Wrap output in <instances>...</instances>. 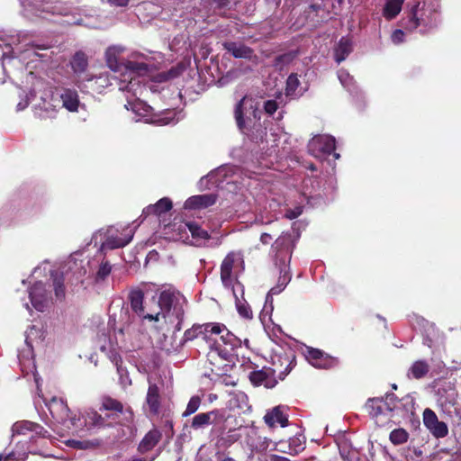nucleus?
<instances>
[{
  "mask_svg": "<svg viewBox=\"0 0 461 461\" xmlns=\"http://www.w3.org/2000/svg\"><path fill=\"white\" fill-rule=\"evenodd\" d=\"M438 25V10L432 4L414 5L401 20V26L413 32L418 27L431 29Z\"/></svg>",
  "mask_w": 461,
  "mask_h": 461,
  "instance_id": "obj_1",
  "label": "nucleus"
},
{
  "mask_svg": "<svg viewBox=\"0 0 461 461\" xmlns=\"http://www.w3.org/2000/svg\"><path fill=\"white\" fill-rule=\"evenodd\" d=\"M227 420L228 417L225 411L213 409L207 412L195 414L191 420L190 427L194 430H199L212 425L213 430L216 433L222 434L226 429L225 423Z\"/></svg>",
  "mask_w": 461,
  "mask_h": 461,
  "instance_id": "obj_2",
  "label": "nucleus"
},
{
  "mask_svg": "<svg viewBox=\"0 0 461 461\" xmlns=\"http://www.w3.org/2000/svg\"><path fill=\"white\" fill-rule=\"evenodd\" d=\"M271 366H268L277 380L283 381L296 366V356L292 348H282L273 352Z\"/></svg>",
  "mask_w": 461,
  "mask_h": 461,
  "instance_id": "obj_3",
  "label": "nucleus"
},
{
  "mask_svg": "<svg viewBox=\"0 0 461 461\" xmlns=\"http://www.w3.org/2000/svg\"><path fill=\"white\" fill-rule=\"evenodd\" d=\"M47 407L53 420L65 425L68 429H76L81 426L80 419L71 413L67 402L62 398H51L47 403Z\"/></svg>",
  "mask_w": 461,
  "mask_h": 461,
  "instance_id": "obj_4",
  "label": "nucleus"
},
{
  "mask_svg": "<svg viewBox=\"0 0 461 461\" xmlns=\"http://www.w3.org/2000/svg\"><path fill=\"white\" fill-rule=\"evenodd\" d=\"M185 303V299L179 293L171 290L162 291L158 296L159 316L166 318L172 312L176 318L184 317Z\"/></svg>",
  "mask_w": 461,
  "mask_h": 461,
  "instance_id": "obj_5",
  "label": "nucleus"
},
{
  "mask_svg": "<svg viewBox=\"0 0 461 461\" xmlns=\"http://www.w3.org/2000/svg\"><path fill=\"white\" fill-rule=\"evenodd\" d=\"M396 400L394 393H386L385 398H369L365 404V409L372 418H377L392 412L396 407Z\"/></svg>",
  "mask_w": 461,
  "mask_h": 461,
  "instance_id": "obj_6",
  "label": "nucleus"
},
{
  "mask_svg": "<svg viewBox=\"0 0 461 461\" xmlns=\"http://www.w3.org/2000/svg\"><path fill=\"white\" fill-rule=\"evenodd\" d=\"M303 354L306 360L316 368L333 369L339 365L338 357L330 356L319 348L306 347Z\"/></svg>",
  "mask_w": 461,
  "mask_h": 461,
  "instance_id": "obj_7",
  "label": "nucleus"
},
{
  "mask_svg": "<svg viewBox=\"0 0 461 461\" xmlns=\"http://www.w3.org/2000/svg\"><path fill=\"white\" fill-rule=\"evenodd\" d=\"M336 142L331 136L318 135L312 138L308 144V150L311 155L315 158H321L334 154L336 158H339V154L335 152Z\"/></svg>",
  "mask_w": 461,
  "mask_h": 461,
  "instance_id": "obj_8",
  "label": "nucleus"
},
{
  "mask_svg": "<svg viewBox=\"0 0 461 461\" xmlns=\"http://www.w3.org/2000/svg\"><path fill=\"white\" fill-rule=\"evenodd\" d=\"M118 418L119 415L114 414L113 412L103 415L96 411L91 410L87 411L84 416L85 426L89 429H99L105 427H113L119 423Z\"/></svg>",
  "mask_w": 461,
  "mask_h": 461,
  "instance_id": "obj_9",
  "label": "nucleus"
},
{
  "mask_svg": "<svg viewBox=\"0 0 461 461\" xmlns=\"http://www.w3.org/2000/svg\"><path fill=\"white\" fill-rule=\"evenodd\" d=\"M247 96L241 98L236 104L234 110V117L236 120V123L238 128L244 132L245 130L251 128V117L255 120H260V112L257 107L253 105V102L250 101L249 109L251 112L249 113V116L247 117V120L244 117V110L247 108Z\"/></svg>",
  "mask_w": 461,
  "mask_h": 461,
  "instance_id": "obj_10",
  "label": "nucleus"
},
{
  "mask_svg": "<svg viewBox=\"0 0 461 461\" xmlns=\"http://www.w3.org/2000/svg\"><path fill=\"white\" fill-rule=\"evenodd\" d=\"M243 262L240 252L230 251L226 255L221 264V280L224 287L229 288L233 285L232 271L235 265Z\"/></svg>",
  "mask_w": 461,
  "mask_h": 461,
  "instance_id": "obj_11",
  "label": "nucleus"
},
{
  "mask_svg": "<svg viewBox=\"0 0 461 461\" xmlns=\"http://www.w3.org/2000/svg\"><path fill=\"white\" fill-rule=\"evenodd\" d=\"M423 424L437 438H445L448 434L447 425L438 419L435 411L431 409H425L423 411Z\"/></svg>",
  "mask_w": 461,
  "mask_h": 461,
  "instance_id": "obj_12",
  "label": "nucleus"
},
{
  "mask_svg": "<svg viewBox=\"0 0 461 461\" xmlns=\"http://www.w3.org/2000/svg\"><path fill=\"white\" fill-rule=\"evenodd\" d=\"M129 300L131 303V310L138 314L140 317H142L145 320L149 321H156L159 320V312L156 313H147L145 314L144 307H143V300H144V293L141 289L136 288L130 292Z\"/></svg>",
  "mask_w": 461,
  "mask_h": 461,
  "instance_id": "obj_13",
  "label": "nucleus"
},
{
  "mask_svg": "<svg viewBox=\"0 0 461 461\" xmlns=\"http://www.w3.org/2000/svg\"><path fill=\"white\" fill-rule=\"evenodd\" d=\"M249 379L254 386H261L272 389L276 386L278 380L271 372L268 366H264L260 370H254L249 373Z\"/></svg>",
  "mask_w": 461,
  "mask_h": 461,
  "instance_id": "obj_14",
  "label": "nucleus"
},
{
  "mask_svg": "<svg viewBox=\"0 0 461 461\" xmlns=\"http://www.w3.org/2000/svg\"><path fill=\"white\" fill-rule=\"evenodd\" d=\"M245 443L251 453H263L269 447L271 440L261 436L256 429H251L245 436Z\"/></svg>",
  "mask_w": 461,
  "mask_h": 461,
  "instance_id": "obj_15",
  "label": "nucleus"
},
{
  "mask_svg": "<svg viewBox=\"0 0 461 461\" xmlns=\"http://www.w3.org/2000/svg\"><path fill=\"white\" fill-rule=\"evenodd\" d=\"M223 49L227 50L235 59H243L250 61L258 59L254 50L244 43L236 41H225L222 43Z\"/></svg>",
  "mask_w": 461,
  "mask_h": 461,
  "instance_id": "obj_16",
  "label": "nucleus"
},
{
  "mask_svg": "<svg viewBox=\"0 0 461 461\" xmlns=\"http://www.w3.org/2000/svg\"><path fill=\"white\" fill-rule=\"evenodd\" d=\"M99 411L101 412L104 411H111L118 415L125 413L127 414L125 416L126 420L128 422L133 421V411L131 408L128 407L127 409L124 410L123 404L120 401L112 398L111 396L103 397Z\"/></svg>",
  "mask_w": 461,
  "mask_h": 461,
  "instance_id": "obj_17",
  "label": "nucleus"
},
{
  "mask_svg": "<svg viewBox=\"0 0 461 461\" xmlns=\"http://www.w3.org/2000/svg\"><path fill=\"white\" fill-rule=\"evenodd\" d=\"M13 431L18 435H27L29 432L35 434L41 438H48L50 434L41 425L29 421L22 420L17 421L13 426Z\"/></svg>",
  "mask_w": 461,
  "mask_h": 461,
  "instance_id": "obj_18",
  "label": "nucleus"
},
{
  "mask_svg": "<svg viewBox=\"0 0 461 461\" xmlns=\"http://www.w3.org/2000/svg\"><path fill=\"white\" fill-rule=\"evenodd\" d=\"M218 195L215 194H204L193 195L185 202V208L189 210L204 209L213 205Z\"/></svg>",
  "mask_w": 461,
  "mask_h": 461,
  "instance_id": "obj_19",
  "label": "nucleus"
},
{
  "mask_svg": "<svg viewBox=\"0 0 461 461\" xmlns=\"http://www.w3.org/2000/svg\"><path fill=\"white\" fill-rule=\"evenodd\" d=\"M264 421L270 428H274L276 424L283 428L286 427L288 415L285 412V407L279 405L269 410L264 416Z\"/></svg>",
  "mask_w": 461,
  "mask_h": 461,
  "instance_id": "obj_20",
  "label": "nucleus"
},
{
  "mask_svg": "<svg viewBox=\"0 0 461 461\" xmlns=\"http://www.w3.org/2000/svg\"><path fill=\"white\" fill-rule=\"evenodd\" d=\"M29 297L33 307L42 312L46 306L47 296L44 285L41 282L34 284L29 291Z\"/></svg>",
  "mask_w": 461,
  "mask_h": 461,
  "instance_id": "obj_21",
  "label": "nucleus"
},
{
  "mask_svg": "<svg viewBox=\"0 0 461 461\" xmlns=\"http://www.w3.org/2000/svg\"><path fill=\"white\" fill-rule=\"evenodd\" d=\"M162 433L158 429H150L146 435L143 437L141 441L138 446V452L140 454H145L150 450H152L161 440Z\"/></svg>",
  "mask_w": 461,
  "mask_h": 461,
  "instance_id": "obj_22",
  "label": "nucleus"
},
{
  "mask_svg": "<svg viewBox=\"0 0 461 461\" xmlns=\"http://www.w3.org/2000/svg\"><path fill=\"white\" fill-rule=\"evenodd\" d=\"M60 102L62 103L61 107L66 108L69 112H77L79 107V96L76 90L70 88H65L61 94H59Z\"/></svg>",
  "mask_w": 461,
  "mask_h": 461,
  "instance_id": "obj_23",
  "label": "nucleus"
},
{
  "mask_svg": "<svg viewBox=\"0 0 461 461\" xmlns=\"http://www.w3.org/2000/svg\"><path fill=\"white\" fill-rule=\"evenodd\" d=\"M173 207L172 201L167 197L159 199L156 203L149 204L142 211V215L148 217L149 215L160 216L163 213L170 211Z\"/></svg>",
  "mask_w": 461,
  "mask_h": 461,
  "instance_id": "obj_24",
  "label": "nucleus"
},
{
  "mask_svg": "<svg viewBox=\"0 0 461 461\" xmlns=\"http://www.w3.org/2000/svg\"><path fill=\"white\" fill-rule=\"evenodd\" d=\"M146 402L149 406V413L158 415L160 408L159 388L156 384H150L148 388Z\"/></svg>",
  "mask_w": 461,
  "mask_h": 461,
  "instance_id": "obj_25",
  "label": "nucleus"
},
{
  "mask_svg": "<svg viewBox=\"0 0 461 461\" xmlns=\"http://www.w3.org/2000/svg\"><path fill=\"white\" fill-rule=\"evenodd\" d=\"M430 366L428 361L420 359L414 361L407 371V376L411 379L420 380L424 378L429 372Z\"/></svg>",
  "mask_w": 461,
  "mask_h": 461,
  "instance_id": "obj_26",
  "label": "nucleus"
},
{
  "mask_svg": "<svg viewBox=\"0 0 461 461\" xmlns=\"http://www.w3.org/2000/svg\"><path fill=\"white\" fill-rule=\"evenodd\" d=\"M201 333L200 338L205 342L209 343L212 340V336L223 333L225 325L220 322H207L200 324Z\"/></svg>",
  "mask_w": 461,
  "mask_h": 461,
  "instance_id": "obj_27",
  "label": "nucleus"
},
{
  "mask_svg": "<svg viewBox=\"0 0 461 461\" xmlns=\"http://www.w3.org/2000/svg\"><path fill=\"white\" fill-rule=\"evenodd\" d=\"M353 44L349 38L342 37L334 50V58L338 64L344 61L347 57L352 52Z\"/></svg>",
  "mask_w": 461,
  "mask_h": 461,
  "instance_id": "obj_28",
  "label": "nucleus"
},
{
  "mask_svg": "<svg viewBox=\"0 0 461 461\" xmlns=\"http://www.w3.org/2000/svg\"><path fill=\"white\" fill-rule=\"evenodd\" d=\"M132 237V233L124 236H108L105 241L103 243V248L108 249L123 248L131 241Z\"/></svg>",
  "mask_w": 461,
  "mask_h": 461,
  "instance_id": "obj_29",
  "label": "nucleus"
},
{
  "mask_svg": "<svg viewBox=\"0 0 461 461\" xmlns=\"http://www.w3.org/2000/svg\"><path fill=\"white\" fill-rule=\"evenodd\" d=\"M404 0H386L383 10L384 17L390 21L394 19L401 12Z\"/></svg>",
  "mask_w": 461,
  "mask_h": 461,
  "instance_id": "obj_30",
  "label": "nucleus"
},
{
  "mask_svg": "<svg viewBox=\"0 0 461 461\" xmlns=\"http://www.w3.org/2000/svg\"><path fill=\"white\" fill-rule=\"evenodd\" d=\"M70 65L74 73H84L88 67L86 55L83 51H77L71 59Z\"/></svg>",
  "mask_w": 461,
  "mask_h": 461,
  "instance_id": "obj_31",
  "label": "nucleus"
},
{
  "mask_svg": "<svg viewBox=\"0 0 461 461\" xmlns=\"http://www.w3.org/2000/svg\"><path fill=\"white\" fill-rule=\"evenodd\" d=\"M185 225L190 231L193 239H194L196 241H203L210 240L211 235L209 234V232L203 230L198 223L194 221H186L185 222Z\"/></svg>",
  "mask_w": 461,
  "mask_h": 461,
  "instance_id": "obj_32",
  "label": "nucleus"
},
{
  "mask_svg": "<svg viewBox=\"0 0 461 461\" xmlns=\"http://www.w3.org/2000/svg\"><path fill=\"white\" fill-rule=\"evenodd\" d=\"M297 56V51H288L275 58L273 67L282 70L285 66L289 65Z\"/></svg>",
  "mask_w": 461,
  "mask_h": 461,
  "instance_id": "obj_33",
  "label": "nucleus"
},
{
  "mask_svg": "<svg viewBox=\"0 0 461 461\" xmlns=\"http://www.w3.org/2000/svg\"><path fill=\"white\" fill-rule=\"evenodd\" d=\"M408 438L409 433L407 432L406 429L402 428L394 429L393 430L391 431L389 436L390 441L395 446L406 443L408 441Z\"/></svg>",
  "mask_w": 461,
  "mask_h": 461,
  "instance_id": "obj_34",
  "label": "nucleus"
},
{
  "mask_svg": "<svg viewBox=\"0 0 461 461\" xmlns=\"http://www.w3.org/2000/svg\"><path fill=\"white\" fill-rule=\"evenodd\" d=\"M220 339L221 342L229 346L230 349H234L235 348L239 347L240 344V340L233 334L231 333L227 327L225 326V330L223 333L219 334Z\"/></svg>",
  "mask_w": 461,
  "mask_h": 461,
  "instance_id": "obj_35",
  "label": "nucleus"
},
{
  "mask_svg": "<svg viewBox=\"0 0 461 461\" xmlns=\"http://www.w3.org/2000/svg\"><path fill=\"white\" fill-rule=\"evenodd\" d=\"M59 94L51 93L50 100L42 99V106L45 111H58L61 108Z\"/></svg>",
  "mask_w": 461,
  "mask_h": 461,
  "instance_id": "obj_36",
  "label": "nucleus"
},
{
  "mask_svg": "<svg viewBox=\"0 0 461 461\" xmlns=\"http://www.w3.org/2000/svg\"><path fill=\"white\" fill-rule=\"evenodd\" d=\"M202 403V398L199 395H194L190 398L185 410L182 413L183 418H186L195 413L200 408Z\"/></svg>",
  "mask_w": 461,
  "mask_h": 461,
  "instance_id": "obj_37",
  "label": "nucleus"
},
{
  "mask_svg": "<svg viewBox=\"0 0 461 461\" xmlns=\"http://www.w3.org/2000/svg\"><path fill=\"white\" fill-rule=\"evenodd\" d=\"M300 81L298 76L295 73H292L286 79L285 94L287 96L294 95L296 93Z\"/></svg>",
  "mask_w": 461,
  "mask_h": 461,
  "instance_id": "obj_38",
  "label": "nucleus"
},
{
  "mask_svg": "<svg viewBox=\"0 0 461 461\" xmlns=\"http://www.w3.org/2000/svg\"><path fill=\"white\" fill-rule=\"evenodd\" d=\"M234 295L236 298V307H237V311H238L239 314L245 319H252L253 312H252L250 306L246 302L242 303L238 298V296L236 295L235 293H234Z\"/></svg>",
  "mask_w": 461,
  "mask_h": 461,
  "instance_id": "obj_39",
  "label": "nucleus"
},
{
  "mask_svg": "<svg viewBox=\"0 0 461 461\" xmlns=\"http://www.w3.org/2000/svg\"><path fill=\"white\" fill-rule=\"evenodd\" d=\"M201 329L200 324H194L190 329H187L182 338V344L200 338Z\"/></svg>",
  "mask_w": 461,
  "mask_h": 461,
  "instance_id": "obj_40",
  "label": "nucleus"
},
{
  "mask_svg": "<svg viewBox=\"0 0 461 461\" xmlns=\"http://www.w3.org/2000/svg\"><path fill=\"white\" fill-rule=\"evenodd\" d=\"M112 266L108 261H104L101 263L96 274H95V282L104 281L108 276L111 274Z\"/></svg>",
  "mask_w": 461,
  "mask_h": 461,
  "instance_id": "obj_41",
  "label": "nucleus"
},
{
  "mask_svg": "<svg viewBox=\"0 0 461 461\" xmlns=\"http://www.w3.org/2000/svg\"><path fill=\"white\" fill-rule=\"evenodd\" d=\"M55 295L58 299L65 297L64 277L62 276H55L53 279Z\"/></svg>",
  "mask_w": 461,
  "mask_h": 461,
  "instance_id": "obj_42",
  "label": "nucleus"
},
{
  "mask_svg": "<svg viewBox=\"0 0 461 461\" xmlns=\"http://www.w3.org/2000/svg\"><path fill=\"white\" fill-rule=\"evenodd\" d=\"M291 243V235L290 234H285L279 236L275 243L274 247L278 251L281 252L284 249H289V245Z\"/></svg>",
  "mask_w": 461,
  "mask_h": 461,
  "instance_id": "obj_43",
  "label": "nucleus"
},
{
  "mask_svg": "<svg viewBox=\"0 0 461 461\" xmlns=\"http://www.w3.org/2000/svg\"><path fill=\"white\" fill-rule=\"evenodd\" d=\"M124 67L127 70L133 73L146 72L148 70V65L143 62L127 61Z\"/></svg>",
  "mask_w": 461,
  "mask_h": 461,
  "instance_id": "obj_44",
  "label": "nucleus"
},
{
  "mask_svg": "<svg viewBox=\"0 0 461 461\" xmlns=\"http://www.w3.org/2000/svg\"><path fill=\"white\" fill-rule=\"evenodd\" d=\"M290 280H291L290 275L287 272H285V274L279 277L278 285L276 287H273L271 289V292L273 294H278L286 286V285L290 282Z\"/></svg>",
  "mask_w": 461,
  "mask_h": 461,
  "instance_id": "obj_45",
  "label": "nucleus"
},
{
  "mask_svg": "<svg viewBox=\"0 0 461 461\" xmlns=\"http://www.w3.org/2000/svg\"><path fill=\"white\" fill-rule=\"evenodd\" d=\"M106 62H107L108 67L112 70H113L115 72L121 71L122 64H120L117 60V58L114 55H112L109 51H107V53H106Z\"/></svg>",
  "mask_w": 461,
  "mask_h": 461,
  "instance_id": "obj_46",
  "label": "nucleus"
},
{
  "mask_svg": "<svg viewBox=\"0 0 461 461\" xmlns=\"http://www.w3.org/2000/svg\"><path fill=\"white\" fill-rule=\"evenodd\" d=\"M107 357L114 366H120L122 364V358L121 355L113 348L107 352Z\"/></svg>",
  "mask_w": 461,
  "mask_h": 461,
  "instance_id": "obj_47",
  "label": "nucleus"
},
{
  "mask_svg": "<svg viewBox=\"0 0 461 461\" xmlns=\"http://www.w3.org/2000/svg\"><path fill=\"white\" fill-rule=\"evenodd\" d=\"M278 108L277 102L276 100H267L264 104V110L266 113L272 115Z\"/></svg>",
  "mask_w": 461,
  "mask_h": 461,
  "instance_id": "obj_48",
  "label": "nucleus"
},
{
  "mask_svg": "<svg viewBox=\"0 0 461 461\" xmlns=\"http://www.w3.org/2000/svg\"><path fill=\"white\" fill-rule=\"evenodd\" d=\"M391 38L393 43H402L404 41V32L401 29H396L393 32Z\"/></svg>",
  "mask_w": 461,
  "mask_h": 461,
  "instance_id": "obj_49",
  "label": "nucleus"
},
{
  "mask_svg": "<svg viewBox=\"0 0 461 461\" xmlns=\"http://www.w3.org/2000/svg\"><path fill=\"white\" fill-rule=\"evenodd\" d=\"M302 213V210L300 208L289 209L285 212V217L289 220H294L297 218Z\"/></svg>",
  "mask_w": 461,
  "mask_h": 461,
  "instance_id": "obj_50",
  "label": "nucleus"
},
{
  "mask_svg": "<svg viewBox=\"0 0 461 461\" xmlns=\"http://www.w3.org/2000/svg\"><path fill=\"white\" fill-rule=\"evenodd\" d=\"M273 240V237L271 234H268V233H262L261 236H260V241L265 244V245H268L271 243V241Z\"/></svg>",
  "mask_w": 461,
  "mask_h": 461,
  "instance_id": "obj_51",
  "label": "nucleus"
},
{
  "mask_svg": "<svg viewBox=\"0 0 461 461\" xmlns=\"http://www.w3.org/2000/svg\"><path fill=\"white\" fill-rule=\"evenodd\" d=\"M15 454L14 452H10L8 454H0V461H14Z\"/></svg>",
  "mask_w": 461,
  "mask_h": 461,
  "instance_id": "obj_52",
  "label": "nucleus"
},
{
  "mask_svg": "<svg viewBox=\"0 0 461 461\" xmlns=\"http://www.w3.org/2000/svg\"><path fill=\"white\" fill-rule=\"evenodd\" d=\"M15 454L14 452H10L8 454H0V461H14Z\"/></svg>",
  "mask_w": 461,
  "mask_h": 461,
  "instance_id": "obj_53",
  "label": "nucleus"
},
{
  "mask_svg": "<svg viewBox=\"0 0 461 461\" xmlns=\"http://www.w3.org/2000/svg\"><path fill=\"white\" fill-rule=\"evenodd\" d=\"M268 461H291V460L286 456H279L276 454H272L269 456Z\"/></svg>",
  "mask_w": 461,
  "mask_h": 461,
  "instance_id": "obj_54",
  "label": "nucleus"
},
{
  "mask_svg": "<svg viewBox=\"0 0 461 461\" xmlns=\"http://www.w3.org/2000/svg\"><path fill=\"white\" fill-rule=\"evenodd\" d=\"M217 8H225L230 4V0H212Z\"/></svg>",
  "mask_w": 461,
  "mask_h": 461,
  "instance_id": "obj_55",
  "label": "nucleus"
},
{
  "mask_svg": "<svg viewBox=\"0 0 461 461\" xmlns=\"http://www.w3.org/2000/svg\"><path fill=\"white\" fill-rule=\"evenodd\" d=\"M108 1L112 5H116V6H121V7L127 6L128 3H129V0H108Z\"/></svg>",
  "mask_w": 461,
  "mask_h": 461,
  "instance_id": "obj_56",
  "label": "nucleus"
},
{
  "mask_svg": "<svg viewBox=\"0 0 461 461\" xmlns=\"http://www.w3.org/2000/svg\"><path fill=\"white\" fill-rule=\"evenodd\" d=\"M321 10V5L319 4H311L308 8L305 10V13L310 12H318Z\"/></svg>",
  "mask_w": 461,
  "mask_h": 461,
  "instance_id": "obj_57",
  "label": "nucleus"
},
{
  "mask_svg": "<svg viewBox=\"0 0 461 461\" xmlns=\"http://www.w3.org/2000/svg\"><path fill=\"white\" fill-rule=\"evenodd\" d=\"M116 366L117 373L120 376V379L122 381L123 375H124V374L127 373V371L124 367H122V364H121L120 366Z\"/></svg>",
  "mask_w": 461,
  "mask_h": 461,
  "instance_id": "obj_58",
  "label": "nucleus"
},
{
  "mask_svg": "<svg viewBox=\"0 0 461 461\" xmlns=\"http://www.w3.org/2000/svg\"><path fill=\"white\" fill-rule=\"evenodd\" d=\"M156 456L148 457H132L130 461H154Z\"/></svg>",
  "mask_w": 461,
  "mask_h": 461,
  "instance_id": "obj_59",
  "label": "nucleus"
},
{
  "mask_svg": "<svg viewBox=\"0 0 461 461\" xmlns=\"http://www.w3.org/2000/svg\"><path fill=\"white\" fill-rule=\"evenodd\" d=\"M177 320V323L176 325V330H180L182 329V322H183V320H184V317L182 318H176Z\"/></svg>",
  "mask_w": 461,
  "mask_h": 461,
  "instance_id": "obj_60",
  "label": "nucleus"
},
{
  "mask_svg": "<svg viewBox=\"0 0 461 461\" xmlns=\"http://www.w3.org/2000/svg\"><path fill=\"white\" fill-rule=\"evenodd\" d=\"M296 440H298V438H293V439L291 440V442H290V445H292V444H297V441H296Z\"/></svg>",
  "mask_w": 461,
  "mask_h": 461,
  "instance_id": "obj_61",
  "label": "nucleus"
},
{
  "mask_svg": "<svg viewBox=\"0 0 461 461\" xmlns=\"http://www.w3.org/2000/svg\"><path fill=\"white\" fill-rule=\"evenodd\" d=\"M296 440H298V438H293V439L291 440V442H290V445H292V444H297V441H296Z\"/></svg>",
  "mask_w": 461,
  "mask_h": 461,
  "instance_id": "obj_62",
  "label": "nucleus"
},
{
  "mask_svg": "<svg viewBox=\"0 0 461 461\" xmlns=\"http://www.w3.org/2000/svg\"><path fill=\"white\" fill-rule=\"evenodd\" d=\"M309 168H310L311 170H312V171H315V170H316V167H315L314 165H312V164L309 167Z\"/></svg>",
  "mask_w": 461,
  "mask_h": 461,
  "instance_id": "obj_63",
  "label": "nucleus"
},
{
  "mask_svg": "<svg viewBox=\"0 0 461 461\" xmlns=\"http://www.w3.org/2000/svg\"><path fill=\"white\" fill-rule=\"evenodd\" d=\"M229 437H230V438H232V440H233V441H235V440H237V439L239 438L238 437L233 436V435L229 436Z\"/></svg>",
  "mask_w": 461,
  "mask_h": 461,
  "instance_id": "obj_64",
  "label": "nucleus"
}]
</instances>
